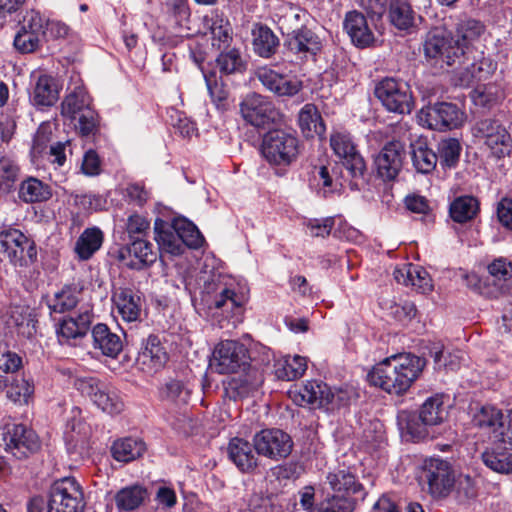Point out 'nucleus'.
<instances>
[{
    "label": "nucleus",
    "instance_id": "obj_15",
    "mask_svg": "<svg viewBox=\"0 0 512 512\" xmlns=\"http://www.w3.org/2000/svg\"><path fill=\"white\" fill-rule=\"evenodd\" d=\"M240 112L246 122L256 128H266L279 119V111L265 96L251 93L240 104Z\"/></svg>",
    "mask_w": 512,
    "mask_h": 512
},
{
    "label": "nucleus",
    "instance_id": "obj_24",
    "mask_svg": "<svg viewBox=\"0 0 512 512\" xmlns=\"http://www.w3.org/2000/svg\"><path fill=\"white\" fill-rule=\"evenodd\" d=\"M343 27L349 35L352 43L360 48L370 46L375 38L370 29L366 17L358 11H350L346 14Z\"/></svg>",
    "mask_w": 512,
    "mask_h": 512
},
{
    "label": "nucleus",
    "instance_id": "obj_35",
    "mask_svg": "<svg viewBox=\"0 0 512 512\" xmlns=\"http://www.w3.org/2000/svg\"><path fill=\"white\" fill-rule=\"evenodd\" d=\"M252 46L256 55L271 58L278 50L279 38L266 25H256L252 30Z\"/></svg>",
    "mask_w": 512,
    "mask_h": 512
},
{
    "label": "nucleus",
    "instance_id": "obj_54",
    "mask_svg": "<svg viewBox=\"0 0 512 512\" xmlns=\"http://www.w3.org/2000/svg\"><path fill=\"white\" fill-rule=\"evenodd\" d=\"M328 483L334 492L342 494H356L361 485L356 481V477L349 471L338 470L329 473L327 476Z\"/></svg>",
    "mask_w": 512,
    "mask_h": 512
},
{
    "label": "nucleus",
    "instance_id": "obj_34",
    "mask_svg": "<svg viewBox=\"0 0 512 512\" xmlns=\"http://www.w3.org/2000/svg\"><path fill=\"white\" fill-rule=\"evenodd\" d=\"M411 159L415 170L421 174H429L435 170L438 156L431 148L425 139L419 138L411 143Z\"/></svg>",
    "mask_w": 512,
    "mask_h": 512
},
{
    "label": "nucleus",
    "instance_id": "obj_13",
    "mask_svg": "<svg viewBox=\"0 0 512 512\" xmlns=\"http://www.w3.org/2000/svg\"><path fill=\"white\" fill-rule=\"evenodd\" d=\"M455 477V471L449 461L441 458H430L425 461L423 478L432 496L446 497L454 486Z\"/></svg>",
    "mask_w": 512,
    "mask_h": 512
},
{
    "label": "nucleus",
    "instance_id": "obj_47",
    "mask_svg": "<svg viewBox=\"0 0 512 512\" xmlns=\"http://www.w3.org/2000/svg\"><path fill=\"white\" fill-rule=\"evenodd\" d=\"M80 290L65 286L56 292L47 302L50 313H66L73 310L79 302Z\"/></svg>",
    "mask_w": 512,
    "mask_h": 512
},
{
    "label": "nucleus",
    "instance_id": "obj_55",
    "mask_svg": "<svg viewBox=\"0 0 512 512\" xmlns=\"http://www.w3.org/2000/svg\"><path fill=\"white\" fill-rule=\"evenodd\" d=\"M462 147L455 138L443 139L438 144V161L443 169L455 168L459 162Z\"/></svg>",
    "mask_w": 512,
    "mask_h": 512
},
{
    "label": "nucleus",
    "instance_id": "obj_12",
    "mask_svg": "<svg viewBox=\"0 0 512 512\" xmlns=\"http://www.w3.org/2000/svg\"><path fill=\"white\" fill-rule=\"evenodd\" d=\"M250 360L246 346L236 340L222 341L214 351V366L220 374L245 371L247 366H251Z\"/></svg>",
    "mask_w": 512,
    "mask_h": 512
},
{
    "label": "nucleus",
    "instance_id": "obj_41",
    "mask_svg": "<svg viewBox=\"0 0 512 512\" xmlns=\"http://www.w3.org/2000/svg\"><path fill=\"white\" fill-rule=\"evenodd\" d=\"M417 15L407 0H391L389 19L399 30H409L416 24Z\"/></svg>",
    "mask_w": 512,
    "mask_h": 512
},
{
    "label": "nucleus",
    "instance_id": "obj_33",
    "mask_svg": "<svg viewBox=\"0 0 512 512\" xmlns=\"http://www.w3.org/2000/svg\"><path fill=\"white\" fill-rule=\"evenodd\" d=\"M191 388L183 379L171 378L160 388V399L169 405L181 408L188 404L191 397Z\"/></svg>",
    "mask_w": 512,
    "mask_h": 512
},
{
    "label": "nucleus",
    "instance_id": "obj_45",
    "mask_svg": "<svg viewBox=\"0 0 512 512\" xmlns=\"http://www.w3.org/2000/svg\"><path fill=\"white\" fill-rule=\"evenodd\" d=\"M58 99V89L55 80L47 75L38 78L31 100L34 105L47 107L53 105Z\"/></svg>",
    "mask_w": 512,
    "mask_h": 512
},
{
    "label": "nucleus",
    "instance_id": "obj_43",
    "mask_svg": "<svg viewBox=\"0 0 512 512\" xmlns=\"http://www.w3.org/2000/svg\"><path fill=\"white\" fill-rule=\"evenodd\" d=\"M165 5L170 21L177 29L176 33L180 36H189L190 10L187 0H166Z\"/></svg>",
    "mask_w": 512,
    "mask_h": 512
},
{
    "label": "nucleus",
    "instance_id": "obj_19",
    "mask_svg": "<svg viewBox=\"0 0 512 512\" xmlns=\"http://www.w3.org/2000/svg\"><path fill=\"white\" fill-rule=\"evenodd\" d=\"M284 47L301 59L314 57L323 48V38L307 26L295 27L284 36Z\"/></svg>",
    "mask_w": 512,
    "mask_h": 512
},
{
    "label": "nucleus",
    "instance_id": "obj_29",
    "mask_svg": "<svg viewBox=\"0 0 512 512\" xmlns=\"http://www.w3.org/2000/svg\"><path fill=\"white\" fill-rule=\"evenodd\" d=\"M503 420L504 415L500 409L491 405H485L473 414L471 423L473 427L488 434L495 441L502 427Z\"/></svg>",
    "mask_w": 512,
    "mask_h": 512
},
{
    "label": "nucleus",
    "instance_id": "obj_62",
    "mask_svg": "<svg viewBox=\"0 0 512 512\" xmlns=\"http://www.w3.org/2000/svg\"><path fill=\"white\" fill-rule=\"evenodd\" d=\"M42 35L19 29L14 37V47L21 53H32L40 44Z\"/></svg>",
    "mask_w": 512,
    "mask_h": 512
},
{
    "label": "nucleus",
    "instance_id": "obj_16",
    "mask_svg": "<svg viewBox=\"0 0 512 512\" xmlns=\"http://www.w3.org/2000/svg\"><path fill=\"white\" fill-rule=\"evenodd\" d=\"M488 276L480 282V293L491 298L512 293V263L500 257L487 267Z\"/></svg>",
    "mask_w": 512,
    "mask_h": 512
},
{
    "label": "nucleus",
    "instance_id": "obj_27",
    "mask_svg": "<svg viewBox=\"0 0 512 512\" xmlns=\"http://www.w3.org/2000/svg\"><path fill=\"white\" fill-rule=\"evenodd\" d=\"M168 355L159 338L150 335L143 343L138 355V363L148 371H158L167 362Z\"/></svg>",
    "mask_w": 512,
    "mask_h": 512
},
{
    "label": "nucleus",
    "instance_id": "obj_23",
    "mask_svg": "<svg viewBox=\"0 0 512 512\" xmlns=\"http://www.w3.org/2000/svg\"><path fill=\"white\" fill-rule=\"evenodd\" d=\"M257 452L247 440L235 437L228 444V457L243 473H250L258 466Z\"/></svg>",
    "mask_w": 512,
    "mask_h": 512
},
{
    "label": "nucleus",
    "instance_id": "obj_52",
    "mask_svg": "<svg viewBox=\"0 0 512 512\" xmlns=\"http://www.w3.org/2000/svg\"><path fill=\"white\" fill-rule=\"evenodd\" d=\"M175 228L182 240L183 250L185 247L198 249L204 242V237L194 223L186 218H175Z\"/></svg>",
    "mask_w": 512,
    "mask_h": 512
},
{
    "label": "nucleus",
    "instance_id": "obj_30",
    "mask_svg": "<svg viewBox=\"0 0 512 512\" xmlns=\"http://www.w3.org/2000/svg\"><path fill=\"white\" fill-rule=\"evenodd\" d=\"M93 346L95 349L110 358H116L123 349L121 337L112 332L103 323H98L92 329Z\"/></svg>",
    "mask_w": 512,
    "mask_h": 512
},
{
    "label": "nucleus",
    "instance_id": "obj_56",
    "mask_svg": "<svg viewBox=\"0 0 512 512\" xmlns=\"http://www.w3.org/2000/svg\"><path fill=\"white\" fill-rule=\"evenodd\" d=\"M307 369V359L305 357L295 355L286 357L282 367L277 369L279 378L291 381L301 377Z\"/></svg>",
    "mask_w": 512,
    "mask_h": 512
},
{
    "label": "nucleus",
    "instance_id": "obj_37",
    "mask_svg": "<svg viewBox=\"0 0 512 512\" xmlns=\"http://www.w3.org/2000/svg\"><path fill=\"white\" fill-rule=\"evenodd\" d=\"M114 302L124 321L135 322L140 319L142 312L141 298L132 290L124 289L116 293Z\"/></svg>",
    "mask_w": 512,
    "mask_h": 512
},
{
    "label": "nucleus",
    "instance_id": "obj_8",
    "mask_svg": "<svg viewBox=\"0 0 512 512\" xmlns=\"http://www.w3.org/2000/svg\"><path fill=\"white\" fill-rule=\"evenodd\" d=\"M84 507L83 489L74 477H64L52 484L48 512H83Z\"/></svg>",
    "mask_w": 512,
    "mask_h": 512
},
{
    "label": "nucleus",
    "instance_id": "obj_51",
    "mask_svg": "<svg viewBox=\"0 0 512 512\" xmlns=\"http://www.w3.org/2000/svg\"><path fill=\"white\" fill-rule=\"evenodd\" d=\"M484 31V26L481 22L474 19H467L461 21L457 25L456 35L453 36L455 41H459L460 45L464 47V56L470 52L471 43L476 40Z\"/></svg>",
    "mask_w": 512,
    "mask_h": 512
},
{
    "label": "nucleus",
    "instance_id": "obj_3",
    "mask_svg": "<svg viewBox=\"0 0 512 512\" xmlns=\"http://www.w3.org/2000/svg\"><path fill=\"white\" fill-rule=\"evenodd\" d=\"M63 117L75 121L77 132L83 137L94 136L99 130L97 112L91 106V98L83 86H75L61 104Z\"/></svg>",
    "mask_w": 512,
    "mask_h": 512
},
{
    "label": "nucleus",
    "instance_id": "obj_50",
    "mask_svg": "<svg viewBox=\"0 0 512 512\" xmlns=\"http://www.w3.org/2000/svg\"><path fill=\"white\" fill-rule=\"evenodd\" d=\"M219 51L220 54L216 58V63L221 74L230 75L245 71L246 61L243 59L238 49L228 48Z\"/></svg>",
    "mask_w": 512,
    "mask_h": 512
},
{
    "label": "nucleus",
    "instance_id": "obj_64",
    "mask_svg": "<svg viewBox=\"0 0 512 512\" xmlns=\"http://www.w3.org/2000/svg\"><path fill=\"white\" fill-rule=\"evenodd\" d=\"M311 512H352V506L346 497L334 495L321 502L316 510Z\"/></svg>",
    "mask_w": 512,
    "mask_h": 512
},
{
    "label": "nucleus",
    "instance_id": "obj_48",
    "mask_svg": "<svg viewBox=\"0 0 512 512\" xmlns=\"http://www.w3.org/2000/svg\"><path fill=\"white\" fill-rule=\"evenodd\" d=\"M479 210V203L473 196H460L450 205L451 218L458 223L472 220Z\"/></svg>",
    "mask_w": 512,
    "mask_h": 512
},
{
    "label": "nucleus",
    "instance_id": "obj_14",
    "mask_svg": "<svg viewBox=\"0 0 512 512\" xmlns=\"http://www.w3.org/2000/svg\"><path fill=\"white\" fill-rule=\"evenodd\" d=\"M254 448L258 455L278 461L288 457L293 449L291 436L281 429H263L253 437Z\"/></svg>",
    "mask_w": 512,
    "mask_h": 512
},
{
    "label": "nucleus",
    "instance_id": "obj_60",
    "mask_svg": "<svg viewBox=\"0 0 512 512\" xmlns=\"http://www.w3.org/2000/svg\"><path fill=\"white\" fill-rule=\"evenodd\" d=\"M456 497L460 503L466 504L476 499L478 491L475 480L467 475L460 474L455 477Z\"/></svg>",
    "mask_w": 512,
    "mask_h": 512
},
{
    "label": "nucleus",
    "instance_id": "obj_26",
    "mask_svg": "<svg viewBox=\"0 0 512 512\" xmlns=\"http://www.w3.org/2000/svg\"><path fill=\"white\" fill-rule=\"evenodd\" d=\"M154 233L160 251L171 255H180L184 252L182 240L175 228V220L169 223L157 218L154 223Z\"/></svg>",
    "mask_w": 512,
    "mask_h": 512
},
{
    "label": "nucleus",
    "instance_id": "obj_11",
    "mask_svg": "<svg viewBox=\"0 0 512 512\" xmlns=\"http://www.w3.org/2000/svg\"><path fill=\"white\" fill-rule=\"evenodd\" d=\"M375 96L390 112L409 114L414 101L409 85L394 78H384L375 87Z\"/></svg>",
    "mask_w": 512,
    "mask_h": 512
},
{
    "label": "nucleus",
    "instance_id": "obj_59",
    "mask_svg": "<svg viewBox=\"0 0 512 512\" xmlns=\"http://www.w3.org/2000/svg\"><path fill=\"white\" fill-rule=\"evenodd\" d=\"M33 393V384L25 378L14 379L6 390L7 397L18 404H27Z\"/></svg>",
    "mask_w": 512,
    "mask_h": 512
},
{
    "label": "nucleus",
    "instance_id": "obj_46",
    "mask_svg": "<svg viewBox=\"0 0 512 512\" xmlns=\"http://www.w3.org/2000/svg\"><path fill=\"white\" fill-rule=\"evenodd\" d=\"M147 497V490L141 485H131L120 489L115 495V504L119 511L137 509Z\"/></svg>",
    "mask_w": 512,
    "mask_h": 512
},
{
    "label": "nucleus",
    "instance_id": "obj_53",
    "mask_svg": "<svg viewBox=\"0 0 512 512\" xmlns=\"http://www.w3.org/2000/svg\"><path fill=\"white\" fill-rule=\"evenodd\" d=\"M19 175L20 168L15 160L2 156L0 158V195H7L15 189Z\"/></svg>",
    "mask_w": 512,
    "mask_h": 512
},
{
    "label": "nucleus",
    "instance_id": "obj_10",
    "mask_svg": "<svg viewBox=\"0 0 512 512\" xmlns=\"http://www.w3.org/2000/svg\"><path fill=\"white\" fill-rule=\"evenodd\" d=\"M465 118V113L451 102H436L423 107L418 113V120L423 126L438 131L459 128Z\"/></svg>",
    "mask_w": 512,
    "mask_h": 512
},
{
    "label": "nucleus",
    "instance_id": "obj_39",
    "mask_svg": "<svg viewBox=\"0 0 512 512\" xmlns=\"http://www.w3.org/2000/svg\"><path fill=\"white\" fill-rule=\"evenodd\" d=\"M51 188L35 177H27L18 188V197L25 203H37L51 197Z\"/></svg>",
    "mask_w": 512,
    "mask_h": 512
},
{
    "label": "nucleus",
    "instance_id": "obj_63",
    "mask_svg": "<svg viewBox=\"0 0 512 512\" xmlns=\"http://www.w3.org/2000/svg\"><path fill=\"white\" fill-rule=\"evenodd\" d=\"M51 137V125L49 123H42L37 129L33 139L31 148L33 157L41 156L46 151L48 144L51 141Z\"/></svg>",
    "mask_w": 512,
    "mask_h": 512
},
{
    "label": "nucleus",
    "instance_id": "obj_42",
    "mask_svg": "<svg viewBox=\"0 0 512 512\" xmlns=\"http://www.w3.org/2000/svg\"><path fill=\"white\" fill-rule=\"evenodd\" d=\"M419 418L429 427L440 425L447 418L443 396L434 395L425 400L419 409Z\"/></svg>",
    "mask_w": 512,
    "mask_h": 512
},
{
    "label": "nucleus",
    "instance_id": "obj_38",
    "mask_svg": "<svg viewBox=\"0 0 512 512\" xmlns=\"http://www.w3.org/2000/svg\"><path fill=\"white\" fill-rule=\"evenodd\" d=\"M145 450V443L141 439L132 437L118 439L111 446L112 457L118 462L125 463L141 457Z\"/></svg>",
    "mask_w": 512,
    "mask_h": 512
},
{
    "label": "nucleus",
    "instance_id": "obj_25",
    "mask_svg": "<svg viewBox=\"0 0 512 512\" xmlns=\"http://www.w3.org/2000/svg\"><path fill=\"white\" fill-rule=\"evenodd\" d=\"M203 27L211 34V44L217 50L228 49L232 41V32L229 21L218 11L203 17Z\"/></svg>",
    "mask_w": 512,
    "mask_h": 512
},
{
    "label": "nucleus",
    "instance_id": "obj_58",
    "mask_svg": "<svg viewBox=\"0 0 512 512\" xmlns=\"http://www.w3.org/2000/svg\"><path fill=\"white\" fill-rule=\"evenodd\" d=\"M471 97L475 105L490 109L499 102L502 93L496 85L488 84L478 86Z\"/></svg>",
    "mask_w": 512,
    "mask_h": 512
},
{
    "label": "nucleus",
    "instance_id": "obj_21",
    "mask_svg": "<svg viewBox=\"0 0 512 512\" xmlns=\"http://www.w3.org/2000/svg\"><path fill=\"white\" fill-rule=\"evenodd\" d=\"M118 259L128 268L141 270L153 264L157 255L153 251L152 243L136 237L130 244L119 249Z\"/></svg>",
    "mask_w": 512,
    "mask_h": 512
},
{
    "label": "nucleus",
    "instance_id": "obj_20",
    "mask_svg": "<svg viewBox=\"0 0 512 512\" xmlns=\"http://www.w3.org/2000/svg\"><path fill=\"white\" fill-rule=\"evenodd\" d=\"M405 155L404 145L399 141L387 143L374 157L377 174L384 181L394 180L399 174Z\"/></svg>",
    "mask_w": 512,
    "mask_h": 512
},
{
    "label": "nucleus",
    "instance_id": "obj_31",
    "mask_svg": "<svg viewBox=\"0 0 512 512\" xmlns=\"http://www.w3.org/2000/svg\"><path fill=\"white\" fill-rule=\"evenodd\" d=\"M93 314L88 308H81L76 317L64 318L57 329L59 337L76 339L87 334L92 323Z\"/></svg>",
    "mask_w": 512,
    "mask_h": 512
},
{
    "label": "nucleus",
    "instance_id": "obj_40",
    "mask_svg": "<svg viewBox=\"0 0 512 512\" xmlns=\"http://www.w3.org/2000/svg\"><path fill=\"white\" fill-rule=\"evenodd\" d=\"M103 239V232L98 227L86 228L77 239L74 248L79 259H90L102 246Z\"/></svg>",
    "mask_w": 512,
    "mask_h": 512
},
{
    "label": "nucleus",
    "instance_id": "obj_9",
    "mask_svg": "<svg viewBox=\"0 0 512 512\" xmlns=\"http://www.w3.org/2000/svg\"><path fill=\"white\" fill-rule=\"evenodd\" d=\"M0 445L16 459L22 460L36 453L41 442L32 428L24 424H7L0 435Z\"/></svg>",
    "mask_w": 512,
    "mask_h": 512
},
{
    "label": "nucleus",
    "instance_id": "obj_32",
    "mask_svg": "<svg viewBox=\"0 0 512 512\" xmlns=\"http://www.w3.org/2000/svg\"><path fill=\"white\" fill-rule=\"evenodd\" d=\"M36 314L28 306L15 305L9 310L8 323L16 328L17 334L26 339L35 336L37 329Z\"/></svg>",
    "mask_w": 512,
    "mask_h": 512
},
{
    "label": "nucleus",
    "instance_id": "obj_4",
    "mask_svg": "<svg viewBox=\"0 0 512 512\" xmlns=\"http://www.w3.org/2000/svg\"><path fill=\"white\" fill-rule=\"evenodd\" d=\"M260 151L270 165L286 167L297 160L300 141L294 132L273 129L264 134Z\"/></svg>",
    "mask_w": 512,
    "mask_h": 512
},
{
    "label": "nucleus",
    "instance_id": "obj_18",
    "mask_svg": "<svg viewBox=\"0 0 512 512\" xmlns=\"http://www.w3.org/2000/svg\"><path fill=\"white\" fill-rule=\"evenodd\" d=\"M475 131V135L484 140L485 145L497 158L510 154L512 148L511 135L498 120H481L477 123Z\"/></svg>",
    "mask_w": 512,
    "mask_h": 512
},
{
    "label": "nucleus",
    "instance_id": "obj_44",
    "mask_svg": "<svg viewBox=\"0 0 512 512\" xmlns=\"http://www.w3.org/2000/svg\"><path fill=\"white\" fill-rule=\"evenodd\" d=\"M298 123L303 135L307 138L322 135L325 131L321 116L313 104H306L302 107L299 112Z\"/></svg>",
    "mask_w": 512,
    "mask_h": 512
},
{
    "label": "nucleus",
    "instance_id": "obj_22",
    "mask_svg": "<svg viewBox=\"0 0 512 512\" xmlns=\"http://www.w3.org/2000/svg\"><path fill=\"white\" fill-rule=\"evenodd\" d=\"M330 386L320 380L307 381L301 387L289 391L293 402L299 406H311L327 410Z\"/></svg>",
    "mask_w": 512,
    "mask_h": 512
},
{
    "label": "nucleus",
    "instance_id": "obj_36",
    "mask_svg": "<svg viewBox=\"0 0 512 512\" xmlns=\"http://www.w3.org/2000/svg\"><path fill=\"white\" fill-rule=\"evenodd\" d=\"M484 465L500 474L512 473V453L501 445L487 447L481 453Z\"/></svg>",
    "mask_w": 512,
    "mask_h": 512
},
{
    "label": "nucleus",
    "instance_id": "obj_6",
    "mask_svg": "<svg viewBox=\"0 0 512 512\" xmlns=\"http://www.w3.org/2000/svg\"><path fill=\"white\" fill-rule=\"evenodd\" d=\"M76 390L90 398L103 412L117 415L124 410V402L116 389L92 376L76 377L73 383Z\"/></svg>",
    "mask_w": 512,
    "mask_h": 512
},
{
    "label": "nucleus",
    "instance_id": "obj_7",
    "mask_svg": "<svg viewBox=\"0 0 512 512\" xmlns=\"http://www.w3.org/2000/svg\"><path fill=\"white\" fill-rule=\"evenodd\" d=\"M0 253L18 267L32 265L37 259L35 242L20 230L4 227L0 231Z\"/></svg>",
    "mask_w": 512,
    "mask_h": 512
},
{
    "label": "nucleus",
    "instance_id": "obj_2",
    "mask_svg": "<svg viewBox=\"0 0 512 512\" xmlns=\"http://www.w3.org/2000/svg\"><path fill=\"white\" fill-rule=\"evenodd\" d=\"M425 359L412 354L393 355L376 364L368 374L369 382L389 394L401 395L419 377Z\"/></svg>",
    "mask_w": 512,
    "mask_h": 512
},
{
    "label": "nucleus",
    "instance_id": "obj_5",
    "mask_svg": "<svg viewBox=\"0 0 512 512\" xmlns=\"http://www.w3.org/2000/svg\"><path fill=\"white\" fill-rule=\"evenodd\" d=\"M424 55L434 66L443 68L456 63L464 64V47L459 41L441 29L431 30L423 44Z\"/></svg>",
    "mask_w": 512,
    "mask_h": 512
},
{
    "label": "nucleus",
    "instance_id": "obj_28",
    "mask_svg": "<svg viewBox=\"0 0 512 512\" xmlns=\"http://www.w3.org/2000/svg\"><path fill=\"white\" fill-rule=\"evenodd\" d=\"M243 373L233 377L228 390L233 397L244 398L256 391L263 383V374L255 365L247 366Z\"/></svg>",
    "mask_w": 512,
    "mask_h": 512
},
{
    "label": "nucleus",
    "instance_id": "obj_17",
    "mask_svg": "<svg viewBox=\"0 0 512 512\" xmlns=\"http://www.w3.org/2000/svg\"><path fill=\"white\" fill-rule=\"evenodd\" d=\"M330 146L334 153L342 160L348 175L354 179L363 178L366 171L365 161L356 150L349 133H333L330 138Z\"/></svg>",
    "mask_w": 512,
    "mask_h": 512
},
{
    "label": "nucleus",
    "instance_id": "obj_57",
    "mask_svg": "<svg viewBox=\"0 0 512 512\" xmlns=\"http://www.w3.org/2000/svg\"><path fill=\"white\" fill-rule=\"evenodd\" d=\"M358 397L357 391L352 386H341L333 389L330 387L327 411L348 407Z\"/></svg>",
    "mask_w": 512,
    "mask_h": 512
},
{
    "label": "nucleus",
    "instance_id": "obj_49",
    "mask_svg": "<svg viewBox=\"0 0 512 512\" xmlns=\"http://www.w3.org/2000/svg\"><path fill=\"white\" fill-rule=\"evenodd\" d=\"M398 423L406 435L413 441H419L429 436V425L420 420L419 414L403 411L398 416Z\"/></svg>",
    "mask_w": 512,
    "mask_h": 512
},
{
    "label": "nucleus",
    "instance_id": "obj_61",
    "mask_svg": "<svg viewBox=\"0 0 512 512\" xmlns=\"http://www.w3.org/2000/svg\"><path fill=\"white\" fill-rule=\"evenodd\" d=\"M407 274L410 275L411 278L409 286L416 288L421 293H428L432 291V280L425 269L420 266L408 263Z\"/></svg>",
    "mask_w": 512,
    "mask_h": 512
},
{
    "label": "nucleus",
    "instance_id": "obj_1",
    "mask_svg": "<svg viewBox=\"0 0 512 512\" xmlns=\"http://www.w3.org/2000/svg\"><path fill=\"white\" fill-rule=\"evenodd\" d=\"M199 281L201 301L210 311L215 310L214 316L220 311L221 328H235L242 322L245 297L235 291V283L230 276L215 270L202 271Z\"/></svg>",
    "mask_w": 512,
    "mask_h": 512
}]
</instances>
